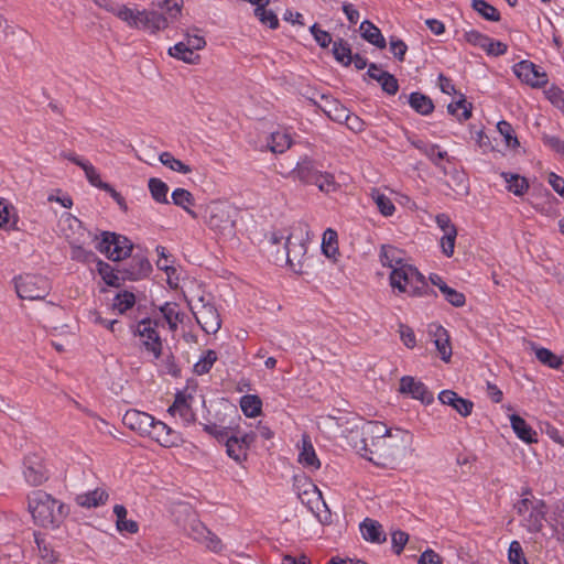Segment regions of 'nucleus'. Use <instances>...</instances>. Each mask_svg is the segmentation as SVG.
Here are the masks:
<instances>
[{
  "label": "nucleus",
  "instance_id": "47",
  "mask_svg": "<svg viewBox=\"0 0 564 564\" xmlns=\"http://www.w3.org/2000/svg\"><path fill=\"white\" fill-rule=\"evenodd\" d=\"M149 189L154 200L161 204H167V185L160 178L149 180Z\"/></svg>",
  "mask_w": 564,
  "mask_h": 564
},
{
  "label": "nucleus",
  "instance_id": "56",
  "mask_svg": "<svg viewBox=\"0 0 564 564\" xmlns=\"http://www.w3.org/2000/svg\"><path fill=\"white\" fill-rule=\"evenodd\" d=\"M378 83L388 95H395L399 90L398 79L388 72L380 73V80Z\"/></svg>",
  "mask_w": 564,
  "mask_h": 564
},
{
  "label": "nucleus",
  "instance_id": "32",
  "mask_svg": "<svg viewBox=\"0 0 564 564\" xmlns=\"http://www.w3.org/2000/svg\"><path fill=\"white\" fill-rule=\"evenodd\" d=\"M108 499V494L106 490L97 488L95 490L88 491L83 495H78L76 497V502L80 507L93 508L105 505Z\"/></svg>",
  "mask_w": 564,
  "mask_h": 564
},
{
  "label": "nucleus",
  "instance_id": "64",
  "mask_svg": "<svg viewBox=\"0 0 564 564\" xmlns=\"http://www.w3.org/2000/svg\"><path fill=\"white\" fill-rule=\"evenodd\" d=\"M542 141L546 147H549L556 153L564 155V140L560 139L556 135L543 134Z\"/></svg>",
  "mask_w": 564,
  "mask_h": 564
},
{
  "label": "nucleus",
  "instance_id": "51",
  "mask_svg": "<svg viewBox=\"0 0 564 564\" xmlns=\"http://www.w3.org/2000/svg\"><path fill=\"white\" fill-rule=\"evenodd\" d=\"M216 360V351L212 349L207 350L205 355L194 365V372L198 376L209 372Z\"/></svg>",
  "mask_w": 564,
  "mask_h": 564
},
{
  "label": "nucleus",
  "instance_id": "1",
  "mask_svg": "<svg viewBox=\"0 0 564 564\" xmlns=\"http://www.w3.org/2000/svg\"><path fill=\"white\" fill-rule=\"evenodd\" d=\"M28 507L34 522L43 528H58L69 512L65 503L40 489L28 496Z\"/></svg>",
  "mask_w": 564,
  "mask_h": 564
},
{
  "label": "nucleus",
  "instance_id": "62",
  "mask_svg": "<svg viewBox=\"0 0 564 564\" xmlns=\"http://www.w3.org/2000/svg\"><path fill=\"white\" fill-rule=\"evenodd\" d=\"M70 258L73 260L80 262H90L95 258L94 252L86 250L84 247L79 245L70 242Z\"/></svg>",
  "mask_w": 564,
  "mask_h": 564
},
{
  "label": "nucleus",
  "instance_id": "28",
  "mask_svg": "<svg viewBox=\"0 0 564 564\" xmlns=\"http://www.w3.org/2000/svg\"><path fill=\"white\" fill-rule=\"evenodd\" d=\"M113 513L116 516V528L120 533L134 534L139 531V524L134 520L127 519L128 511L124 506L116 505Z\"/></svg>",
  "mask_w": 564,
  "mask_h": 564
},
{
  "label": "nucleus",
  "instance_id": "8",
  "mask_svg": "<svg viewBox=\"0 0 564 564\" xmlns=\"http://www.w3.org/2000/svg\"><path fill=\"white\" fill-rule=\"evenodd\" d=\"M23 476L25 481L34 487L41 486L48 480V469L41 455L32 453L24 457Z\"/></svg>",
  "mask_w": 564,
  "mask_h": 564
},
{
  "label": "nucleus",
  "instance_id": "19",
  "mask_svg": "<svg viewBox=\"0 0 564 564\" xmlns=\"http://www.w3.org/2000/svg\"><path fill=\"white\" fill-rule=\"evenodd\" d=\"M429 334L434 338V344L441 355L442 360L448 362L452 357V346L448 332L441 325L432 324L429 327Z\"/></svg>",
  "mask_w": 564,
  "mask_h": 564
},
{
  "label": "nucleus",
  "instance_id": "15",
  "mask_svg": "<svg viewBox=\"0 0 564 564\" xmlns=\"http://www.w3.org/2000/svg\"><path fill=\"white\" fill-rule=\"evenodd\" d=\"M399 391L401 393L410 394L413 399L420 400L426 404L434 400L433 393L427 390L426 386L410 376L401 378Z\"/></svg>",
  "mask_w": 564,
  "mask_h": 564
},
{
  "label": "nucleus",
  "instance_id": "57",
  "mask_svg": "<svg viewBox=\"0 0 564 564\" xmlns=\"http://www.w3.org/2000/svg\"><path fill=\"white\" fill-rule=\"evenodd\" d=\"M456 237L457 229H451L449 231L445 232L441 238L442 252L448 258L454 254Z\"/></svg>",
  "mask_w": 564,
  "mask_h": 564
},
{
  "label": "nucleus",
  "instance_id": "61",
  "mask_svg": "<svg viewBox=\"0 0 564 564\" xmlns=\"http://www.w3.org/2000/svg\"><path fill=\"white\" fill-rule=\"evenodd\" d=\"M139 10H133L128 8L124 4L118 7L116 12V17L126 22L130 28H134L137 25L135 19Z\"/></svg>",
  "mask_w": 564,
  "mask_h": 564
},
{
  "label": "nucleus",
  "instance_id": "46",
  "mask_svg": "<svg viewBox=\"0 0 564 564\" xmlns=\"http://www.w3.org/2000/svg\"><path fill=\"white\" fill-rule=\"evenodd\" d=\"M160 162L172 171L188 174L192 172V167L181 160L174 158L170 152H162L159 156Z\"/></svg>",
  "mask_w": 564,
  "mask_h": 564
},
{
  "label": "nucleus",
  "instance_id": "10",
  "mask_svg": "<svg viewBox=\"0 0 564 564\" xmlns=\"http://www.w3.org/2000/svg\"><path fill=\"white\" fill-rule=\"evenodd\" d=\"M117 271L120 273L122 281H138L151 273L152 265L145 256L135 253L128 262L118 264Z\"/></svg>",
  "mask_w": 564,
  "mask_h": 564
},
{
  "label": "nucleus",
  "instance_id": "60",
  "mask_svg": "<svg viewBox=\"0 0 564 564\" xmlns=\"http://www.w3.org/2000/svg\"><path fill=\"white\" fill-rule=\"evenodd\" d=\"M314 184L322 191V192H334L336 189V183L335 178L329 173H318L317 175V182H314Z\"/></svg>",
  "mask_w": 564,
  "mask_h": 564
},
{
  "label": "nucleus",
  "instance_id": "5",
  "mask_svg": "<svg viewBox=\"0 0 564 564\" xmlns=\"http://www.w3.org/2000/svg\"><path fill=\"white\" fill-rule=\"evenodd\" d=\"M517 514L521 518V524L529 532H540L547 512L543 500L534 497H525L514 505Z\"/></svg>",
  "mask_w": 564,
  "mask_h": 564
},
{
  "label": "nucleus",
  "instance_id": "31",
  "mask_svg": "<svg viewBox=\"0 0 564 564\" xmlns=\"http://www.w3.org/2000/svg\"><path fill=\"white\" fill-rule=\"evenodd\" d=\"M318 173L319 171L315 169L314 163L308 159H304L299 162L296 167L293 170L294 176L307 184H314V182H317Z\"/></svg>",
  "mask_w": 564,
  "mask_h": 564
},
{
  "label": "nucleus",
  "instance_id": "24",
  "mask_svg": "<svg viewBox=\"0 0 564 564\" xmlns=\"http://www.w3.org/2000/svg\"><path fill=\"white\" fill-rule=\"evenodd\" d=\"M510 424L516 435L523 442L536 443V432L518 414L510 415Z\"/></svg>",
  "mask_w": 564,
  "mask_h": 564
},
{
  "label": "nucleus",
  "instance_id": "16",
  "mask_svg": "<svg viewBox=\"0 0 564 564\" xmlns=\"http://www.w3.org/2000/svg\"><path fill=\"white\" fill-rule=\"evenodd\" d=\"M153 422L154 417L152 415L134 409L128 410L122 417V423L128 429L139 433L142 436L145 435L148 429L151 427Z\"/></svg>",
  "mask_w": 564,
  "mask_h": 564
},
{
  "label": "nucleus",
  "instance_id": "2",
  "mask_svg": "<svg viewBox=\"0 0 564 564\" xmlns=\"http://www.w3.org/2000/svg\"><path fill=\"white\" fill-rule=\"evenodd\" d=\"M405 436L406 432L395 430L394 434L386 436V440L377 441L369 447H360L359 453L377 466L393 468L403 456Z\"/></svg>",
  "mask_w": 564,
  "mask_h": 564
},
{
  "label": "nucleus",
  "instance_id": "35",
  "mask_svg": "<svg viewBox=\"0 0 564 564\" xmlns=\"http://www.w3.org/2000/svg\"><path fill=\"white\" fill-rule=\"evenodd\" d=\"M270 0H267L261 4H257L254 8V15L263 25L274 30L279 26V19L272 10L267 9Z\"/></svg>",
  "mask_w": 564,
  "mask_h": 564
},
{
  "label": "nucleus",
  "instance_id": "18",
  "mask_svg": "<svg viewBox=\"0 0 564 564\" xmlns=\"http://www.w3.org/2000/svg\"><path fill=\"white\" fill-rule=\"evenodd\" d=\"M390 429L387 427L386 424L379 421L368 422L362 427V437H361V447H369L372 443H377V441L386 440V436L393 435Z\"/></svg>",
  "mask_w": 564,
  "mask_h": 564
},
{
  "label": "nucleus",
  "instance_id": "17",
  "mask_svg": "<svg viewBox=\"0 0 564 564\" xmlns=\"http://www.w3.org/2000/svg\"><path fill=\"white\" fill-rule=\"evenodd\" d=\"M135 22L137 25H134V28L148 30L153 33L164 30L169 25L167 19L162 13L148 10L138 11Z\"/></svg>",
  "mask_w": 564,
  "mask_h": 564
},
{
  "label": "nucleus",
  "instance_id": "50",
  "mask_svg": "<svg viewBox=\"0 0 564 564\" xmlns=\"http://www.w3.org/2000/svg\"><path fill=\"white\" fill-rule=\"evenodd\" d=\"M82 169L85 172L87 181L95 187L100 189H110V184L101 181L97 169L88 161L82 164Z\"/></svg>",
  "mask_w": 564,
  "mask_h": 564
},
{
  "label": "nucleus",
  "instance_id": "4",
  "mask_svg": "<svg viewBox=\"0 0 564 564\" xmlns=\"http://www.w3.org/2000/svg\"><path fill=\"white\" fill-rule=\"evenodd\" d=\"M205 220L207 226L220 236L235 235V210L227 202H210L205 209Z\"/></svg>",
  "mask_w": 564,
  "mask_h": 564
},
{
  "label": "nucleus",
  "instance_id": "36",
  "mask_svg": "<svg viewBox=\"0 0 564 564\" xmlns=\"http://www.w3.org/2000/svg\"><path fill=\"white\" fill-rule=\"evenodd\" d=\"M35 542L42 564H55L58 561L59 555L48 541L35 535Z\"/></svg>",
  "mask_w": 564,
  "mask_h": 564
},
{
  "label": "nucleus",
  "instance_id": "42",
  "mask_svg": "<svg viewBox=\"0 0 564 564\" xmlns=\"http://www.w3.org/2000/svg\"><path fill=\"white\" fill-rule=\"evenodd\" d=\"M292 140L286 132H273L270 137L269 148L273 153H284L290 149Z\"/></svg>",
  "mask_w": 564,
  "mask_h": 564
},
{
  "label": "nucleus",
  "instance_id": "48",
  "mask_svg": "<svg viewBox=\"0 0 564 564\" xmlns=\"http://www.w3.org/2000/svg\"><path fill=\"white\" fill-rule=\"evenodd\" d=\"M371 197H372L375 204L377 205L379 212L383 216L388 217V216L393 215L395 207H394L392 200L388 196H386L383 193H381L378 189H373L371 193Z\"/></svg>",
  "mask_w": 564,
  "mask_h": 564
},
{
  "label": "nucleus",
  "instance_id": "58",
  "mask_svg": "<svg viewBox=\"0 0 564 564\" xmlns=\"http://www.w3.org/2000/svg\"><path fill=\"white\" fill-rule=\"evenodd\" d=\"M544 93L553 106L564 111V90L557 86H551Z\"/></svg>",
  "mask_w": 564,
  "mask_h": 564
},
{
  "label": "nucleus",
  "instance_id": "39",
  "mask_svg": "<svg viewBox=\"0 0 564 564\" xmlns=\"http://www.w3.org/2000/svg\"><path fill=\"white\" fill-rule=\"evenodd\" d=\"M501 176L508 183V191L517 196L523 195L529 188V183L525 177L507 172H502Z\"/></svg>",
  "mask_w": 564,
  "mask_h": 564
},
{
  "label": "nucleus",
  "instance_id": "23",
  "mask_svg": "<svg viewBox=\"0 0 564 564\" xmlns=\"http://www.w3.org/2000/svg\"><path fill=\"white\" fill-rule=\"evenodd\" d=\"M448 180L446 181L447 187L453 191L458 196H466L469 193V184L468 178L464 172H460L453 167L452 170L447 169Z\"/></svg>",
  "mask_w": 564,
  "mask_h": 564
},
{
  "label": "nucleus",
  "instance_id": "13",
  "mask_svg": "<svg viewBox=\"0 0 564 564\" xmlns=\"http://www.w3.org/2000/svg\"><path fill=\"white\" fill-rule=\"evenodd\" d=\"M147 436H150L152 440L158 442L163 447H173L177 446L183 442L182 436L178 432L171 429L162 421H156L154 419L151 427L148 429L145 433Z\"/></svg>",
  "mask_w": 564,
  "mask_h": 564
},
{
  "label": "nucleus",
  "instance_id": "45",
  "mask_svg": "<svg viewBox=\"0 0 564 564\" xmlns=\"http://www.w3.org/2000/svg\"><path fill=\"white\" fill-rule=\"evenodd\" d=\"M534 351L536 359L552 369H558L563 364L562 358L547 348H534Z\"/></svg>",
  "mask_w": 564,
  "mask_h": 564
},
{
  "label": "nucleus",
  "instance_id": "63",
  "mask_svg": "<svg viewBox=\"0 0 564 564\" xmlns=\"http://www.w3.org/2000/svg\"><path fill=\"white\" fill-rule=\"evenodd\" d=\"M409 541V534L404 531L397 530L391 533L392 549L395 554H401L405 544Z\"/></svg>",
  "mask_w": 564,
  "mask_h": 564
},
{
  "label": "nucleus",
  "instance_id": "49",
  "mask_svg": "<svg viewBox=\"0 0 564 564\" xmlns=\"http://www.w3.org/2000/svg\"><path fill=\"white\" fill-rule=\"evenodd\" d=\"M447 110L451 115L456 116L459 121L467 120L471 117V105L467 104L465 98L449 104Z\"/></svg>",
  "mask_w": 564,
  "mask_h": 564
},
{
  "label": "nucleus",
  "instance_id": "22",
  "mask_svg": "<svg viewBox=\"0 0 564 564\" xmlns=\"http://www.w3.org/2000/svg\"><path fill=\"white\" fill-rule=\"evenodd\" d=\"M360 532L362 538L371 543H383L387 540L386 533L382 530V525L370 518H366L360 523Z\"/></svg>",
  "mask_w": 564,
  "mask_h": 564
},
{
  "label": "nucleus",
  "instance_id": "26",
  "mask_svg": "<svg viewBox=\"0 0 564 564\" xmlns=\"http://www.w3.org/2000/svg\"><path fill=\"white\" fill-rule=\"evenodd\" d=\"M362 39L378 48H384L387 43L380 31L372 22L365 20L359 26Z\"/></svg>",
  "mask_w": 564,
  "mask_h": 564
},
{
  "label": "nucleus",
  "instance_id": "14",
  "mask_svg": "<svg viewBox=\"0 0 564 564\" xmlns=\"http://www.w3.org/2000/svg\"><path fill=\"white\" fill-rule=\"evenodd\" d=\"M187 534L195 541L204 544L213 552H220L223 544L220 539L210 532L199 520H193L186 529Z\"/></svg>",
  "mask_w": 564,
  "mask_h": 564
},
{
  "label": "nucleus",
  "instance_id": "43",
  "mask_svg": "<svg viewBox=\"0 0 564 564\" xmlns=\"http://www.w3.org/2000/svg\"><path fill=\"white\" fill-rule=\"evenodd\" d=\"M471 8L478 12L485 20L498 22L500 20L499 11L485 0H473Z\"/></svg>",
  "mask_w": 564,
  "mask_h": 564
},
{
  "label": "nucleus",
  "instance_id": "40",
  "mask_svg": "<svg viewBox=\"0 0 564 564\" xmlns=\"http://www.w3.org/2000/svg\"><path fill=\"white\" fill-rule=\"evenodd\" d=\"M97 270L106 284L110 286H119L121 275L117 271V268H112L109 263L98 260Z\"/></svg>",
  "mask_w": 564,
  "mask_h": 564
},
{
  "label": "nucleus",
  "instance_id": "53",
  "mask_svg": "<svg viewBox=\"0 0 564 564\" xmlns=\"http://www.w3.org/2000/svg\"><path fill=\"white\" fill-rule=\"evenodd\" d=\"M433 147V154H425L432 163L438 167L443 174H447V167L443 164V161L446 160L449 163V158L446 151H441L437 144H431Z\"/></svg>",
  "mask_w": 564,
  "mask_h": 564
},
{
  "label": "nucleus",
  "instance_id": "33",
  "mask_svg": "<svg viewBox=\"0 0 564 564\" xmlns=\"http://www.w3.org/2000/svg\"><path fill=\"white\" fill-rule=\"evenodd\" d=\"M227 455L235 462L241 464L247 459L248 451L246 445L238 442V435H229L225 441Z\"/></svg>",
  "mask_w": 564,
  "mask_h": 564
},
{
  "label": "nucleus",
  "instance_id": "7",
  "mask_svg": "<svg viewBox=\"0 0 564 564\" xmlns=\"http://www.w3.org/2000/svg\"><path fill=\"white\" fill-rule=\"evenodd\" d=\"M131 241L115 232L104 231L97 248L112 261H120L130 256L132 251Z\"/></svg>",
  "mask_w": 564,
  "mask_h": 564
},
{
  "label": "nucleus",
  "instance_id": "6",
  "mask_svg": "<svg viewBox=\"0 0 564 564\" xmlns=\"http://www.w3.org/2000/svg\"><path fill=\"white\" fill-rule=\"evenodd\" d=\"M13 281L17 294L22 300H44L52 289L48 279L40 274H21Z\"/></svg>",
  "mask_w": 564,
  "mask_h": 564
},
{
  "label": "nucleus",
  "instance_id": "54",
  "mask_svg": "<svg viewBox=\"0 0 564 564\" xmlns=\"http://www.w3.org/2000/svg\"><path fill=\"white\" fill-rule=\"evenodd\" d=\"M135 303V296L133 293L124 291L119 293L113 302V306L120 312L124 313L127 310L131 308Z\"/></svg>",
  "mask_w": 564,
  "mask_h": 564
},
{
  "label": "nucleus",
  "instance_id": "27",
  "mask_svg": "<svg viewBox=\"0 0 564 564\" xmlns=\"http://www.w3.org/2000/svg\"><path fill=\"white\" fill-rule=\"evenodd\" d=\"M325 104L322 106V110L334 121L343 122L344 119L349 118V110L341 105L338 100L332 99L326 96H322Z\"/></svg>",
  "mask_w": 564,
  "mask_h": 564
},
{
  "label": "nucleus",
  "instance_id": "21",
  "mask_svg": "<svg viewBox=\"0 0 564 564\" xmlns=\"http://www.w3.org/2000/svg\"><path fill=\"white\" fill-rule=\"evenodd\" d=\"M438 399L442 404L454 408L462 416H468L471 414L474 403L468 399L460 398L452 390L442 391L438 394Z\"/></svg>",
  "mask_w": 564,
  "mask_h": 564
},
{
  "label": "nucleus",
  "instance_id": "9",
  "mask_svg": "<svg viewBox=\"0 0 564 564\" xmlns=\"http://www.w3.org/2000/svg\"><path fill=\"white\" fill-rule=\"evenodd\" d=\"M196 322L207 334H215L221 326L220 316L217 308L212 303H205L204 299H199V305L191 307Z\"/></svg>",
  "mask_w": 564,
  "mask_h": 564
},
{
  "label": "nucleus",
  "instance_id": "25",
  "mask_svg": "<svg viewBox=\"0 0 564 564\" xmlns=\"http://www.w3.org/2000/svg\"><path fill=\"white\" fill-rule=\"evenodd\" d=\"M299 462L304 467H308L311 469H318L321 467V462L317 458L315 449L307 435H304L302 438V449L299 454Z\"/></svg>",
  "mask_w": 564,
  "mask_h": 564
},
{
  "label": "nucleus",
  "instance_id": "59",
  "mask_svg": "<svg viewBox=\"0 0 564 564\" xmlns=\"http://www.w3.org/2000/svg\"><path fill=\"white\" fill-rule=\"evenodd\" d=\"M508 558L510 564H528L522 546L518 541H512L509 545Z\"/></svg>",
  "mask_w": 564,
  "mask_h": 564
},
{
  "label": "nucleus",
  "instance_id": "12",
  "mask_svg": "<svg viewBox=\"0 0 564 564\" xmlns=\"http://www.w3.org/2000/svg\"><path fill=\"white\" fill-rule=\"evenodd\" d=\"M156 323L151 319H142L138 324L137 333L143 339V345L147 350L151 351L155 359L160 358L162 354V341L156 330Z\"/></svg>",
  "mask_w": 564,
  "mask_h": 564
},
{
  "label": "nucleus",
  "instance_id": "55",
  "mask_svg": "<svg viewBox=\"0 0 564 564\" xmlns=\"http://www.w3.org/2000/svg\"><path fill=\"white\" fill-rule=\"evenodd\" d=\"M441 292L445 296V300L455 307H460L466 302L463 293L449 288L448 285H443V288H441Z\"/></svg>",
  "mask_w": 564,
  "mask_h": 564
},
{
  "label": "nucleus",
  "instance_id": "41",
  "mask_svg": "<svg viewBox=\"0 0 564 564\" xmlns=\"http://www.w3.org/2000/svg\"><path fill=\"white\" fill-rule=\"evenodd\" d=\"M160 311L169 324L170 329L175 330L178 326V323L182 322L178 305L176 303L167 302L160 307Z\"/></svg>",
  "mask_w": 564,
  "mask_h": 564
},
{
  "label": "nucleus",
  "instance_id": "44",
  "mask_svg": "<svg viewBox=\"0 0 564 564\" xmlns=\"http://www.w3.org/2000/svg\"><path fill=\"white\" fill-rule=\"evenodd\" d=\"M333 54L337 62L341 63L345 66L351 64L352 54L350 45L344 40L339 39L335 41L333 44Z\"/></svg>",
  "mask_w": 564,
  "mask_h": 564
},
{
  "label": "nucleus",
  "instance_id": "3",
  "mask_svg": "<svg viewBox=\"0 0 564 564\" xmlns=\"http://www.w3.org/2000/svg\"><path fill=\"white\" fill-rule=\"evenodd\" d=\"M390 285L400 293H406L410 296L436 295L424 275L412 264L405 263L391 271L389 275Z\"/></svg>",
  "mask_w": 564,
  "mask_h": 564
},
{
  "label": "nucleus",
  "instance_id": "52",
  "mask_svg": "<svg viewBox=\"0 0 564 564\" xmlns=\"http://www.w3.org/2000/svg\"><path fill=\"white\" fill-rule=\"evenodd\" d=\"M497 129L500 132V134L505 138L506 144L509 148L514 149L519 147L520 143L518 141V138L514 135L513 128L509 122L505 120L499 121L497 124Z\"/></svg>",
  "mask_w": 564,
  "mask_h": 564
},
{
  "label": "nucleus",
  "instance_id": "29",
  "mask_svg": "<svg viewBox=\"0 0 564 564\" xmlns=\"http://www.w3.org/2000/svg\"><path fill=\"white\" fill-rule=\"evenodd\" d=\"M379 257L381 264L390 268L391 271L406 263L401 257V250L390 245H383L381 247Z\"/></svg>",
  "mask_w": 564,
  "mask_h": 564
},
{
  "label": "nucleus",
  "instance_id": "11",
  "mask_svg": "<svg viewBox=\"0 0 564 564\" xmlns=\"http://www.w3.org/2000/svg\"><path fill=\"white\" fill-rule=\"evenodd\" d=\"M516 76L533 88H541L549 82L547 74L530 61H521L513 66Z\"/></svg>",
  "mask_w": 564,
  "mask_h": 564
},
{
  "label": "nucleus",
  "instance_id": "38",
  "mask_svg": "<svg viewBox=\"0 0 564 564\" xmlns=\"http://www.w3.org/2000/svg\"><path fill=\"white\" fill-rule=\"evenodd\" d=\"M337 238V232L332 228H327L323 234L322 250L323 253L329 259H335L338 254Z\"/></svg>",
  "mask_w": 564,
  "mask_h": 564
},
{
  "label": "nucleus",
  "instance_id": "20",
  "mask_svg": "<svg viewBox=\"0 0 564 564\" xmlns=\"http://www.w3.org/2000/svg\"><path fill=\"white\" fill-rule=\"evenodd\" d=\"M192 399L191 395L178 392L173 404L167 410L169 413L173 416L178 415L185 424L193 423L195 421V413L189 402Z\"/></svg>",
  "mask_w": 564,
  "mask_h": 564
},
{
  "label": "nucleus",
  "instance_id": "30",
  "mask_svg": "<svg viewBox=\"0 0 564 564\" xmlns=\"http://www.w3.org/2000/svg\"><path fill=\"white\" fill-rule=\"evenodd\" d=\"M408 101L411 108L422 116H427L434 110V104L432 99L422 93H411L409 95Z\"/></svg>",
  "mask_w": 564,
  "mask_h": 564
},
{
  "label": "nucleus",
  "instance_id": "34",
  "mask_svg": "<svg viewBox=\"0 0 564 564\" xmlns=\"http://www.w3.org/2000/svg\"><path fill=\"white\" fill-rule=\"evenodd\" d=\"M171 197L176 206L182 207L192 218H197V214L189 208V206L194 205V196L189 191L176 188L173 191Z\"/></svg>",
  "mask_w": 564,
  "mask_h": 564
},
{
  "label": "nucleus",
  "instance_id": "37",
  "mask_svg": "<svg viewBox=\"0 0 564 564\" xmlns=\"http://www.w3.org/2000/svg\"><path fill=\"white\" fill-rule=\"evenodd\" d=\"M240 408L248 417H256L261 413L262 401L256 394H246L240 399Z\"/></svg>",
  "mask_w": 564,
  "mask_h": 564
}]
</instances>
